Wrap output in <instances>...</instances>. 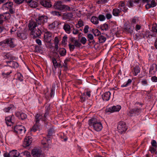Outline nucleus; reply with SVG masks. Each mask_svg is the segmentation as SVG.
<instances>
[{
    "instance_id": "1",
    "label": "nucleus",
    "mask_w": 157,
    "mask_h": 157,
    "mask_svg": "<svg viewBox=\"0 0 157 157\" xmlns=\"http://www.w3.org/2000/svg\"><path fill=\"white\" fill-rule=\"evenodd\" d=\"M88 123L91 128H93L97 132L101 131L102 128V125L99 120L95 117L89 119Z\"/></svg>"
},
{
    "instance_id": "2",
    "label": "nucleus",
    "mask_w": 157,
    "mask_h": 157,
    "mask_svg": "<svg viewBox=\"0 0 157 157\" xmlns=\"http://www.w3.org/2000/svg\"><path fill=\"white\" fill-rule=\"evenodd\" d=\"M54 127L52 126L49 129L47 137L43 138L41 141V144L42 145V147L44 148V150H46L49 147L50 138H51L53 134L54 133Z\"/></svg>"
},
{
    "instance_id": "3",
    "label": "nucleus",
    "mask_w": 157,
    "mask_h": 157,
    "mask_svg": "<svg viewBox=\"0 0 157 157\" xmlns=\"http://www.w3.org/2000/svg\"><path fill=\"white\" fill-rule=\"evenodd\" d=\"M37 26L36 24L35 21H30L29 25V29L31 30V32L33 35V38H36L39 37L41 35V33L40 30L38 29V30H35L34 31L35 28Z\"/></svg>"
},
{
    "instance_id": "4",
    "label": "nucleus",
    "mask_w": 157,
    "mask_h": 157,
    "mask_svg": "<svg viewBox=\"0 0 157 157\" xmlns=\"http://www.w3.org/2000/svg\"><path fill=\"white\" fill-rule=\"evenodd\" d=\"M53 6L55 9L61 11H64L65 10L71 11L73 10L72 8H70L67 5L62 4L61 2L60 1L55 2Z\"/></svg>"
},
{
    "instance_id": "5",
    "label": "nucleus",
    "mask_w": 157,
    "mask_h": 157,
    "mask_svg": "<svg viewBox=\"0 0 157 157\" xmlns=\"http://www.w3.org/2000/svg\"><path fill=\"white\" fill-rule=\"evenodd\" d=\"M128 126L124 121H120L118 124L117 129L118 132L121 134H124L128 129Z\"/></svg>"
},
{
    "instance_id": "6",
    "label": "nucleus",
    "mask_w": 157,
    "mask_h": 157,
    "mask_svg": "<svg viewBox=\"0 0 157 157\" xmlns=\"http://www.w3.org/2000/svg\"><path fill=\"white\" fill-rule=\"evenodd\" d=\"M141 111V109L140 108L136 107L128 111L127 114L129 117H136L140 114Z\"/></svg>"
},
{
    "instance_id": "7",
    "label": "nucleus",
    "mask_w": 157,
    "mask_h": 157,
    "mask_svg": "<svg viewBox=\"0 0 157 157\" xmlns=\"http://www.w3.org/2000/svg\"><path fill=\"white\" fill-rule=\"evenodd\" d=\"M13 3L12 2H10L5 3L3 5L2 8L5 10H9V12L11 14L15 13L13 9Z\"/></svg>"
},
{
    "instance_id": "8",
    "label": "nucleus",
    "mask_w": 157,
    "mask_h": 157,
    "mask_svg": "<svg viewBox=\"0 0 157 157\" xmlns=\"http://www.w3.org/2000/svg\"><path fill=\"white\" fill-rule=\"evenodd\" d=\"M66 50L63 48H60L59 49L58 51H55L54 52V56L57 59H59L60 57H64L66 55Z\"/></svg>"
},
{
    "instance_id": "9",
    "label": "nucleus",
    "mask_w": 157,
    "mask_h": 157,
    "mask_svg": "<svg viewBox=\"0 0 157 157\" xmlns=\"http://www.w3.org/2000/svg\"><path fill=\"white\" fill-rule=\"evenodd\" d=\"M48 17L45 15H41L38 17L36 18V22L35 23L38 25H40L42 26L45 23H46L48 21Z\"/></svg>"
},
{
    "instance_id": "10",
    "label": "nucleus",
    "mask_w": 157,
    "mask_h": 157,
    "mask_svg": "<svg viewBox=\"0 0 157 157\" xmlns=\"http://www.w3.org/2000/svg\"><path fill=\"white\" fill-rule=\"evenodd\" d=\"M14 132L17 134H24L26 131L24 126L22 125L15 126L13 129Z\"/></svg>"
},
{
    "instance_id": "11",
    "label": "nucleus",
    "mask_w": 157,
    "mask_h": 157,
    "mask_svg": "<svg viewBox=\"0 0 157 157\" xmlns=\"http://www.w3.org/2000/svg\"><path fill=\"white\" fill-rule=\"evenodd\" d=\"M151 146H150L149 151L151 152L153 154L155 153L157 154V143L156 140H152L151 142Z\"/></svg>"
},
{
    "instance_id": "12",
    "label": "nucleus",
    "mask_w": 157,
    "mask_h": 157,
    "mask_svg": "<svg viewBox=\"0 0 157 157\" xmlns=\"http://www.w3.org/2000/svg\"><path fill=\"white\" fill-rule=\"evenodd\" d=\"M6 64L4 66H9L11 69H15L17 68L19 66L18 63L16 61L12 60H6Z\"/></svg>"
},
{
    "instance_id": "13",
    "label": "nucleus",
    "mask_w": 157,
    "mask_h": 157,
    "mask_svg": "<svg viewBox=\"0 0 157 157\" xmlns=\"http://www.w3.org/2000/svg\"><path fill=\"white\" fill-rule=\"evenodd\" d=\"M121 109V106L119 105H113L112 106L107 108L106 109V112L111 113L118 112Z\"/></svg>"
},
{
    "instance_id": "14",
    "label": "nucleus",
    "mask_w": 157,
    "mask_h": 157,
    "mask_svg": "<svg viewBox=\"0 0 157 157\" xmlns=\"http://www.w3.org/2000/svg\"><path fill=\"white\" fill-rule=\"evenodd\" d=\"M5 67L2 73V75L4 78H7L12 73V70L9 66H5Z\"/></svg>"
},
{
    "instance_id": "15",
    "label": "nucleus",
    "mask_w": 157,
    "mask_h": 157,
    "mask_svg": "<svg viewBox=\"0 0 157 157\" xmlns=\"http://www.w3.org/2000/svg\"><path fill=\"white\" fill-rule=\"evenodd\" d=\"M15 115L19 119L22 121L25 120L27 117V115L22 111H18L16 112Z\"/></svg>"
},
{
    "instance_id": "16",
    "label": "nucleus",
    "mask_w": 157,
    "mask_h": 157,
    "mask_svg": "<svg viewBox=\"0 0 157 157\" xmlns=\"http://www.w3.org/2000/svg\"><path fill=\"white\" fill-rule=\"evenodd\" d=\"M57 59L55 56L54 57H52L51 59L52 62L55 70L57 68H61L63 67V66L61 63V61H60V62H58L56 60Z\"/></svg>"
},
{
    "instance_id": "17",
    "label": "nucleus",
    "mask_w": 157,
    "mask_h": 157,
    "mask_svg": "<svg viewBox=\"0 0 157 157\" xmlns=\"http://www.w3.org/2000/svg\"><path fill=\"white\" fill-rule=\"evenodd\" d=\"M17 34L18 37L22 40H25L27 38L28 34L25 30L21 31H17Z\"/></svg>"
},
{
    "instance_id": "18",
    "label": "nucleus",
    "mask_w": 157,
    "mask_h": 157,
    "mask_svg": "<svg viewBox=\"0 0 157 157\" xmlns=\"http://www.w3.org/2000/svg\"><path fill=\"white\" fill-rule=\"evenodd\" d=\"M71 40L74 44H69V48L70 51L71 52L73 51L75 49V46L76 47H78V40H75L73 38H71Z\"/></svg>"
},
{
    "instance_id": "19",
    "label": "nucleus",
    "mask_w": 157,
    "mask_h": 157,
    "mask_svg": "<svg viewBox=\"0 0 157 157\" xmlns=\"http://www.w3.org/2000/svg\"><path fill=\"white\" fill-rule=\"evenodd\" d=\"M40 2L41 5L47 8H50L52 6L50 0H40Z\"/></svg>"
},
{
    "instance_id": "20",
    "label": "nucleus",
    "mask_w": 157,
    "mask_h": 157,
    "mask_svg": "<svg viewBox=\"0 0 157 157\" xmlns=\"http://www.w3.org/2000/svg\"><path fill=\"white\" fill-rule=\"evenodd\" d=\"M7 46H9L10 48H13L16 46L14 43L15 39L13 38H9L6 39Z\"/></svg>"
},
{
    "instance_id": "21",
    "label": "nucleus",
    "mask_w": 157,
    "mask_h": 157,
    "mask_svg": "<svg viewBox=\"0 0 157 157\" xmlns=\"http://www.w3.org/2000/svg\"><path fill=\"white\" fill-rule=\"evenodd\" d=\"M132 72L134 76H136L140 72V68L138 65L131 67Z\"/></svg>"
},
{
    "instance_id": "22",
    "label": "nucleus",
    "mask_w": 157,
    "mask_h": 157,
    "mask_svg": "<svg viewBox=\"0 0 157 157\" xmlns=\"http://www.w3.org/2000/svg\"><path fill=\"white\" fill-rule=\"evenodd\" d=\"M55 90V87L52 86L51 90V92L50 93L49 96L47 95L46 93L45 94V98L47 99V101H49L50 100L51 98L54 97Z\"/></svg>"
},
{
    "instance_id": "23",
    "label": "nucleus",
    "mask_w": 157,
    "mask_h": 157,
    "mask_svg": "<svg viewBox=\"0 0 157 157\" xmlns=\"http://www.w3.org/2000/svg\"><path fill=\"white\" fill-rule=\"evenodd\" d=\"M32 142V138L29 137H27L24 140L23 142V147H28L30 145Z\"/></svg>"
},
{
    "instance_id": "24",
    "label": "nucleus",
    "mask_w": 157,
    "mask_h": 157,
    "mask_svg": "<svg viewBox=\"0 0 157 157\" xmlns=\"http://www.w3.org/2000/svg\"><path fill=\"white\" fill-rule=\"evenodd\" d=\"M40 120L42 121H44V118H43V116L39 113H37L36 114L35 119L34 121L36 124H39L40 121Z\"/></svg>"
},
{
    "instance_id": "25",
    "label": "nucleus",
    "mask_w": 157,
    "mask_h": 157,
    "mask_svg": "<svg viewBox=\"0 0 157 157\" xmlns=\"http://www.w3.org/2000/svg\"><path fill=\"white\" fill-rule=\"evenodd\" d=\"M32 154L33 157H39L41 154V151L39 149L35 148L32 150Z\"/></svg>"
},
{
    "instance_id": "26",
    "label": "nucleus",
    "mask_w": 157,
    "mask_h": 157,
    "mask_svg": "<svg viewBox=\"0 0 157 157\" xmlns=\"http://www.w3.org/2000/svg\"><path fill=\"white\" fill-rule=\"evenodd\" d=\"M87 39L88 41V45H92L94 44L95 41L94 39V36L92 34H88L87 36Z\"/></svg>"
},
{
    "instance_id": "27",
    "label": "nucleus",
    "mask_w": 157,
    "mask_h": 157,
    "mask_svg": "<svg viewBox=\"0 0 157 157\" xmlns=\"http://www.w3.org/2000/svg\"><path fill=\"white\" fill-rule=\"evenodd\" d=\"M111 94V93L109 91L105 92L102 96L103 100L105 101H109L110 99Z\"/></svg>"
},
{
    "instance_id": "28",
    "label": "nucleus",
    "mask_w": 157,
    "mask_h": 157,
    "mask_svg": "<svg viewBox=\"0 0 157 157\" xmlns=\"http://www.w3.org/2000/svg\"><path fill=\"white\" fill-rule=\"evenodd\" d=\"M52 33L49 32H46L44 35V40L46 42H48L51 40Z\"/></svg>"
},
{
    "instance_id": "29",
    "label": "nucleus",
    "mask_w": 157,
    "mask_h": 157,
    "mask_svg": "<svg viewBox=\"0 0 157 157\" xmlns=\"http://www.w3.org/2000/svg\"><path fill=\"white\" fill-rule=\"evenodd\" d=\"M19 157H30V153L27 151H25L22 152L20 151Z\"/></svg>"
},
{
    "instance_id": "30",
    "label": "nucleus",
    "mask_w": 157,
    "mask_h": 157,
    "mask_svg": "<svg viewBox=\"0 0 157 157\" xmlns=\"http://www.w3.org/2000/svg\"><path fill=\"white\" fill-rule=\"evenodd\" d=\"M10 14L9 13H5L3 14H0V19L5 21L7 20L10 17Z\"/></svg>"
},
{
    "instance_id": "31",
    "label": "nucleus",
    "mask_w": 157,
    "mask_h": 157,
    "mask_svg": "<svg viewBox=\"0 0 157 157\" xmlns=\"http://www.w3.org/2000/svg\"><path fill=\"white\" fill-rule=\"evenodd\" d=\"M5 120L6 124L8 126H11L13 123L12 121V117L11 116L6 117Z\"/></svg>"
},
{
    "instance_id": "32",
    "label": "nucleus",
    "mask_w": 157,
    "mask_h": 157,
    "mask_svg": "<svg viewBox=\"0 0 157 157\" xmlns=\"http://www.w3.org/2000/svg\"><path fill=\"white\" fill-rule=\"evenodd\" d=\"M121 13V10L120 9L118 8H114L113 10V14L116 17L120 15Z\"/></svg>"
},
{
    "instance_id": "33",
    "label": "nucleus",
    "mask_w": 157,
    "mask_h": 157,
    "mask_svg": "<svg viewBox=\"0 0 157 157\" xmlns=\"http://www.w3.org/2000/svg\"><path fill=\"white\" fill-rule=\"evenodd\" d=\"M63 29L68 34L70 33L71 29L70 26L69 24L65 23L63 26Z\"/></svg>"
},
{
    "instance_id": "34",
    "label": "nucleus",
    "mask_w": 157,
    "mask_h": 157,
    "mask_svg": "<svg viewBox=\"0 0 157 157\" xmlns=\"http://www.w3.org/2000/svg\"><path fill=\"white\" fill-rule=\"evenodd\" d=\"M73 15L71 12L65 13L63 15L64 19L68 20L71 19L73 17Z\"/></svg>"
},
{
    "instance_id": "35",
    "label": "nucleus",
    "mask_w": 157,
    "mask_h": 157,
    "mask_svg": "<svg viewBox=\"0 0 157 157\" xmlns=\"http://www.w3.org/2000/svg\"><path fill=\"white\" fill-rule=\"evenodd\" d=\"M39 126L37 124H35L32 127L31 129V132L32 133L35 132L39 128Z\"/></svg>"
},
{
    "instance_id": "36",
    "label": "nucleus",
    "mask_w": 157,
    "mask_h": 157,
    "mask_svg": "<svg viewBox=\"0 0 157 157\" xmlns=\"http://www.w3.org/2000/svg\"><path fill=\"white\" fill-rule=\"evenodd\" d=\"M100 27L101 30L105 31L108 30L110 28L108 25L106 23H105L103 25H100Z\"/></svg>"
},
{
    "instance_id": "37",
    "label": "nucleus",
    "mask_w": 157,
    "mask_h": 157,
    "mask_svg": "<svg viewBox=\"0 0 157 157\" xmlns=\"http://www.w3.org/2000/svg\"><path fill=\"white\" fill-rule=\"evenodd\" d=\"M155 68V71H153V72L155 73L156 71H157V65L155 63H153L152 65L150 66L149 68V72L150 74H152L151 72L153 71Z\"/></svg>"
},
{
    "instance_id": "38",
    "label": "nucleus",
    "mask_w": 157,
    "mask_h": 157,
    "mask_svg": "<svg viewBox=\"0 0 157 157\" xmlns=\"http://www.w3.org/2000/svg\"><path fill=\"white\" fill-rule=\"evenodd\" d=\"M17 77V79L21 82L23 81V75L20 72H17L16 74Z\"/></svg>"
},
{
    "instance_id": "39",
    "label": "nucleus",
    "mask_w": 157,
    "mask_h": 157,
    "mask_svg": "<svg viewBox=\"0 0 157 157\" xmlns=\"http://www.w3.org/2000/svg\"><path fill=\"white\" fill-rule=\"evenodd\" d=\"M132 82V80L130 79H129L126 82H125L122 85L121 87H126L130 85Z\"/></svg>"
},
{
    "instance_id": "40",
    "label": "nucleus",
    "mask_w": 157,
    "mask_h": 157,
    "mask_svg": "<svg viewBox=\"0 0 157 157\" xmlns=\"http://www.w3.org/2000/svg\"><path fill=\"white\" fill-rule=\"evenodd\" d=\"M91 22L94 24H97L98 23V19L95 16H93L91 19Z\"/></svg>"
},
{
    "instance_id": "41",
    "label": "nucleus",
    "mask_w": 157,
    "mask_h": 157,
    "mask_svg": "<svg viewBox=\"0 0 157 157\" xmlns=\"http://www.w3.org/2000/svg\"><path fill=\"white\" fill-rule=\"evenodd\" d=\"M13 105H10L6 107L3 109V111L5 112H9L10 110L13 109Z\"/></svg>"
},
{
    "instance_id": "42",
    "label": "nucleus",
    "mask_w": 157,
    "mask_h": 157,
    "mask_svg": "<svg viewBox=\"0 0 157 157\" xmlns=\"http://www.w3.org/2000/svg\"><path fill=\"white\" fill-rule=\"evenodd\" d=\"M141 83L142 86H147L149 85L148 80L146 79H143L141 81Z\"/></svg>"
},
{
    "instance_id": "43",
    "label": "nucleus",
    "mask_w": 157,
    "mask_h": 157,
    "mask_svg": "<svg viewBox=\"0 0 157 157\" xmlns=\"http://www.w3.org/2000/svg\"><path fill=\"white\" fill-rule=\"evenodd\" d=\"M5 58L8 59V60H11L13 59L14 57L9 53H6L5 56Z\"/></svg>"
},
{
    "instance_id": "44",
    "label": "nucleus",
    "mask_w": 157,
    "mask_h": 157,
    "mask_svg": "<svg viewBox=\"0 0 157 157\" xmlns=\"http://www.w3.org/2000/svg\"><path fill=\"white\" fill-rule=\"evenodd\" d=\"M0 46L3 48H6L7 44L6 39L0 42Z\"/></svg>"
},
{
    "instance_id": "45",
    "label": "nucleus",
    "mask_w": 157,
    "mask_h": 157,
    "mask_svg": "<svg viewBox=\"0 0 157 157\" xmlns=\"http://www.w3.org/2000/svg\"><path fill=\"white\" fill-rule=\"evenodd\" d=\"M92 32L95 36H99L100 34V31L98 29H93Z\"/></svg>"
},
{
    "instance_id": "46",
    "label": "nucleus",
    "mask_w": 157,
    "mask_h": 157,
    "mask_svg": "<svg viewBox=\"0 0 157 157\" xmlns=\"http://www.w3.org/2000/svg\"><path fill=\"white\" fill-rule=\"evenodd\" d=\"M98 40L99 42L103 43L106 40V38L103 36H101L99 37Z\"/></svg>"
},
{
    "instance_id": "47",
    "label": "nucleus",
    "mask_w": 157,
    "mask_h": 157,
    "mask_svg": "<svg viewBox=\"0 0 157 157\" xmlns=\"http://www.w3.org/2000/svg\"><path fill=\"white\" fill-rule=\"evenodd\" d=\"M29 5L33 8H36L37 6V3L36 2L32 1Z\"/></svg>"
},
{
    "instance_id": "48",
    "label": "nucleus",
    "mask_w": 157,
    "mask_h": 157,
    "mask_svg": "<svg viewBox=\"0 0 157 157\" xmlns=\"http://www.w3.org/2000/svg\"><path fill=\"white\" fill-rule=\"evenodd\" d=\"M98 19L100 21H103L105 20L106 17L104 15L102 14H100L98 17Z\"/></svg>"
},
{
    "instance_id": "49",
    "label": "nucleus",
    "mask_w": 157,
    "mask_h": 157,
    "mask_svg": "<svg viewBox=\"0 0 157 157\" xmlns=\"http://www.w3.org/2000/svg\"><path fill=\"white\" fill-rule=\"evenodd\" d=\"M67 37L66 35H65L63 38L62 40V43L64 45L67 44Z\"/></svg>"
},
{
    "instance_id": "50",
    "label": "nucleus",
    "mask_w": 157,
    "mask_h": 157,
    "mask_svg": "<svg viewBox=\"0 0 157 157\" xmlns=\"http://www.w3.org/2000/svg\"><path fill=\"white\" fill-rule=\"evenodd\" d=\"M87 41V40L85 37H82L80 39V42L83 44H85Z\"/></svg>"
},
{
    "instance_id": "51",
    "label": "nucleus",
    "mask_w": 157,
    "mask_h": 157,
    "mask_svg": "<svg viewBox=\"0 0 157 157\" xmlns=\"http://www.w3.org/2000/svg\"><path fill=\"white\" fill-rule=\"evenodd\" d=\"M127 30L126 32L128 33H130L131 34L133 33V29H134V27H131V26Z\"/></svg>"
},
{
    "instance_id": "52",
    "label": "nucleus",
    "mask_w": 157,
    "mask_h": 157,
    "mask_svg": "<svg viewBox=\"0 0 157 157\" xmlns=\"http://www.w3.org/2000/svg\"><path fill=\"white\" fill-rule=\"evenodd\" d=\"M52 14L54 16H60L61 15L60 13L56 11H52L51 12Z\"/></svg>"
},
{
    "instance_id": "53",
    "label": "nucleus",
    "mask_w": 157,
    "mask_h": 157,
    "mask_svg": "<svg viewBox=\"0 0 157 157\" xmlns=\"http://www.w3.org/2000/svg\"><path fill=\"white\" fill-rule=\"evenodd\" d=\"M83 25L84 23L83 21L80 20V19H79V31H82V29L80 28Z\"/></svg>"
},
{
    "instance_id": "54",
    "label": "nucleus",
    "mask_w": 157,
    "mask_h": 157,
    "mask_svg": "<svg viewBox=\"0 0 157 157\" xmlns=\"http://www.w3.org/2000/svg\"><path fill=\"white\" fill-rule=\"evenodd\" d=\"M89 29V27L88 25H85L83 29V32L85 33H87L88 32Z\"/></svg>"
},
{
    "instance_id": "55",
    "label": "nucleus",
    "mask_w": 157,
    "mask_h": 157,
    "mask_svg": "<svg viewBox=\"0 0 157 157\" xmlns=\"http://www.w3.org/2000/svg\"><path fill=\"white\" fill-rule=\"evenodd\" d=\"M150 2H151V3L150 5L152 6V7H155L156 6L157 3L155 2V0H151Z\"/></svg>"
},
{
    "instance_id": "56",
    "label": "nucleus",
    "mask_w": 157,
    "mask_h": 157,
    "mask_svg": "<svg viewBox=\"0 0 157 157\" xmlns=\"http://www.w3.org/2000/svg\"><path fill=\"white\" fill-rule=\"evenodd\" d=\"M138 18L137 17H134L132 20V23L133 24H135L137 23V22L138 21Z\"/></svg>"
},
{
    "instance_id": "57",
    "label": "nucleus",
    "mask_w": 157,
    "mask_h": 157,
    "mask_svg": "<svg viewBox=\"0 0 157 157\" xmlns=\"http://www.w3.org/2000/svg\"><path fill=\"white\" fill-rule=\"evenodd\" d=\"M133 1L132 0H130L128 1L127 3V5H128L129 7H131L133 6Z\"/></svg>"
},
{
    "instance_id": "58",
    "label": "nucleus",
    "mask_w": 157,
    "mask_h": 157,
    "mask_svg": "<svg viewBox=\"0 0 157 157\" xmlns=\"http://www.w3.org/2000/svg\"><path fill=\"white\" fill-rule=\"evenodd\" d=\"M130 26V25H129V24L126 23L124 25V31L126 32V31L128 29L129 27Z\"/></svg>"
},
{
    "instance_id": "59",
    "label": "nucleus",
    "mask_w": 157,
    "mask_h": 157,
    "mask_svg": "<svg viewBox=\"0 0 157 157\" xmlns=\"http://www.w3.org/2000/svg\"><path fill=\"white\" fill-rule=\"evenodd\" d=\"M108 0H100L98 2V4H105L107 2Z\"/></svg>"
},
{
    "instance_id": "60",
    "label": "nucleus",
    "mask_w": 157,
    "mask_h": 157,
    "mask_svg": "<svg viewBox=\"0 0 157 157\" xmlns=\"http://www.w3.org/2000/svg\"><path fill=\"white\" fill-rule=\"evenodd\" d=\"M120 9L121 10V12L122 11L123 12L125 13L127 12L128 8L125 6L122 8H120Z\"/></svg>"
},
{
    "instance_id": "61",
    "label": "nucleus",
    "mask_w": 157,
    "mask_h": 157,
    "mask_svg": "<svg viewBox=\"0 0 157 157\" xmlns=\"http://www.w3.org/2000/svg\"><path fill=\"white\" fill-rule=\"evenodd\" d=\"M151 80L153 82H157V77L155 76H152Z\"/></svg>"
},
{
    "instance_id": "62",
    "label": "nucleus",
    "mask_w": 157,
    "mask_h": 157,
    "mask_svg": "<svg viewBox=\"0 0 157 157\" xmlns=\"http://www.w3.org/2000/svg\"><path fill=\"white\" fill-rule=\"evenodd\" d=\"M59 40L58 37L56 36L54 38V44H59Z\"/></svg>"
},
{
    "instance_id": "63",
    "label": "nucleus",
    "mask_w": 157,
    "mask_h": 157,
    "mask_svg": "<svg viewBox=\"0 0 157 157\" xmlns=\"http://www.w3.org/2000/svg\"><path fill=\"white\" fill-rule=\"evenodd\" d=\"M15 2L17 4H20L24 2V0H14Z\"/></svg>"
},
{
    "instance_id": "64",
    "label": "nucleus",
    "mask_w": 157,
    "mask_h": 157,
    "mask_svg": "<svg viewBox=\"0 0 157 157\" xmlns=\"http://www.w3.org/2000/svg\"><path fill=\"white\" fill-rule=\"evenodd\" d=\"M112 15L109 13H107L106 15V17L107 19H109L112 17Z\"/></svg>"
}]
</instances>
